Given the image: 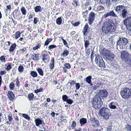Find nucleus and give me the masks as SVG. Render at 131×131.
<instances>
[{"instance_id":"1","label":"nucleus","mask_w":131,"mask_h":131,"mask_svg":"<svg viewBox=\"0 0 131 131\" xmlns=\"http://www.w3.org/2000/svg\"><path fill=\"white\" fill-rule=\"evenodd\" d=\"M97 93L99 96L97 97L96 98L94 97L92 101L94 107L96 109L100 108L103 104V102L100 96L106 98L108 95V93L105 90H100Z\"/></svg>"},{"instance_id":"2","label":"nucleus","mask_w":131,"mask_h":131,"mask_svg":"<svg viewBox=\"0 0 131 131\" xmlns=\"http://www.w3.org/2000/svg\"><path fill=\"white\" fill-rule=\"evenodd\" d=\"M107 26L106 28L104 27H103L102 31L105 34L108 33V32H114L116 29V27L114 25L113 21L111 20H108V21L106 23Z\"/></svg>"},{"instance_id":"3","label":"nucleus","mask_w":131,"mask_h":131,"mask_svg":"<svg viewBox=\"0 0 131 131\" xmlns=\"http://www.w3.org/2000/svg\"><path fill=\"white\" fill-rule=\"evenodd\" d=\"M128 42L127 39L125 38H120L116 42V47L118 49H123Z\"/></svg>"},{"instance_id":"4","label":"nucleus","mask_w":131,"mask_h":131,"mask_svg":"<svg viewBox=\"0 0 131 131\" xmlns=\"http://www.w3.org/2000/svg\"><path fill=\"white\" fill-rule=\"evenodd\" d=\"M110 113L109 109L106 107H102L99 110V115L105 120L109 119Z\"/></svg>"},{"instance_id":"5","label":"nucleus","mask_w":131,"mask_h":131,"mask_svg":"<svg viewBox=\"0 0 131 131\" xmlns=\"http://www.w3.org/2000/svg\"><path fill=\"white\" fill-rule=\"evenodd\" d=\"M121 94L123 98L128 99L131 96V92L128 88H124L122 89Z\"/></svg>"},{"instance_id":"6","label":"nucleus","mask_w":131,"mask_h":131,"mask_svg":"<svg viewBox=\"0 0 131 131\" xmlns=\"http://www.w3.org/2000/svg\"><path fill=\"white\" fill-rule=\"evenodd\" d=\"M120 53L121 54L120 58L123 61L128 58L131 56L129 53L126 50H122L121 51Z\"/></svg>"},{"instance_id":"7","label":"nucleus","mask_w":131,"mask_h":131,"mask_svg":"<svg viewBox=\"0 0 131 131\" xmlns=\"http://www.w3.org/2000/svg\"><path fill=\"white\" fill-rule=\"evenodd\" d=\"M90 29L88 24H86L85 25L83 30L84 39H85L84 36H86L87 35L88 32L90 30Z\"/></svg>"},{"instance_id":"8","label":"nucleus","mask_w":131,"mask_h":131,"mask_svg":"<svg viewBox=\"0 0 131 131\" xmlns=\"http://www.w3.org/2000/svg\"><path fill=\"white\" fill-rule=\"evenodd\" d=\"M95 16V14L93 12H91L90 14L88 20L89 21V24L90 25L93 23L94 20Z\"/></svg>"},{"instance_id":"9","label":"nucleus","mask_w":131,"mask_h":131,"mask_svg":"<svg viewBox=\"0 0 131 131\" xmlns=\"http://www.w3.org/2000/svg\"><path fill=\"white\" fill-rule=\"evenodd\" d=\"M100 53L103 56H107L109 54V50L105 48H103L101 50Z\"/></svg>"},{"instance_id":"10","label":"nucleus","mask_w":131,"mask_h":131,"mask_svg":"<svg viewBox=\"0 0 131 131\" xmlns=\"http://www.w3.org/2000/svg\"><path fill=\"white\" fill-rule=\"evenodd\" d=\"M124 23L126 25L128 23V25L131 28V16L127 17L124 20Z\"/></svg>"},{"instance_id":"11","label":"nucleus","mask_w":131,"mask_h":131,"mask_svg":"<svg viewBox=\"0 0 131 131\" xmlns=\"http://www.w3.org/2000/svg\"><path fill=\"white\" fill-rule=\"evenodd\" d=\"M125 7V6L122 5H119L114 7V8L115 11L119 13L120 12L122 9Z\"/></svg>"},{"instance_id":"12","label":"nucleus","mask_w":131,"mask_h":131,"mask_svg":"<svg viewBox=\"0 0 131 131\" xmlns=\"http://www.w3.org/2000/svg\"><path fill=\"white\" fill-rule=\"evenodd\" d=\"M115 56L114 54L111 53H109V54L106 56V59L111 61H112L114 60V59Z\"/></svg>"},{"instance_id":"13","label":"nucleus","mask_w":131,"mask_h":131,"mask_svg":"<svg viewBox=\"0 0 131 131\" xmlns=\"http://www.w3.org/2000/svg\"><path fill=\"white\" fill-rule=\"evenodd\" d=\"M7 95L10 101L12 100L14 98V94L12 92L8 91Z\"/></svg>"},{"instance_id":"14","label":"nucleus","mask_w":131,"mask_h":131,"mask_svg":"<svg viewBox=\"0 0 131 131\" xmlns=\"http://www.w3.org/2000/svg\"><path fill=\"white\" fill-rule=\"evenodd\" d=\"M94 56H95V61L96 64H97L99 63L100 61L102 59V58L100 57V55L99 54L96 55L95 54H94Z\"/></svg>"},{"instance_id":"15","label":"nucleus","mask_w":131,"mask_h":131,"mask_svg":"<svg viewBox=\"0 0 131 131\" xmlns=\"http://www.w3.org/2000/svg\"><path fill=\"white\" fill-rule=\"evenodd\" d=\"M97 65V66H99L101 68H104L105 67V63L102 59L100 60L99 63Z\"/></svg>"},{"instance_id":"16","label":"nucleus","mask_w":131,"mask_h":131,"mask_svg":"<svg viewBox=\"0 0 131 131\" xmlns=\"http://www.w3.org/2000/svg\"><path fill=\"white\" fill-rule=\"evenodd\" d=\"M121 13V15L123 18H125L126 16V14H127V11L125 7L122 9L120 12Z\"/></svg>"},{"instance_id":"17","label":"nucleus","mask_w":131,"mask_h":131,"mask_svg":"<svg viewBox=\"0 0 131 131\" xmlns=\"http://www.w3.org/2000/svg\"><path fill=\"white\" fill-rule=\"evenodd\" d=\"M97 10L100 13H103L105 11V9L104 7L101 5L98 6L97 8Z\"/></svg>"},{"instance_id":"18","label":"nucleus","mask_w":131,"mask_h":131,"mask_svg":"<svg viewBox=\"0 0 131 131\" xmlns=\"http://www.w3.org/2000/svg\"><path fill=\"white\" fill-rule=\"evenodd\" d=\"M79 122L81 125L82 126L87 123V119L86 118H82L80 119Z\"/></svg>"},{"instance_id":"19","label":"nucleus","mask_w":131,"mask_h":131,"mask_svg":"<svg viewBox=\"0 0 131 131\" xmlns=\"http://www.w3.org/2000/svg\"><path fill=\"white\" fill-rule=\"evenodd\" d=\"M43 121L41 120L40 118H37L35 121L36 123V125L37 126H39L40 124L42 123Z\"/></svg>"},{"instance_id":"20","label":"nucleus","mask_w":131,"mask_h":131,"mask_svg":"<svg viewBox=\"0 0 131 131\" xmlns=\"http://www.w3.org/2000/svg\"><path fill=\"white\" fill-rule=\"evenodd\" d=\"M54 59L53 58H52L50 61V63L49 67L51 69H53L54 67Z\"/></svg>"},{"instance_id":"21","label":"nucleus","mask_w":131,"mask_h":131,"mask_svg":"<svg viewBox=\"0 0 131 131\" xmlns=\"http://www.w3.org/2000/svg\"><path fill=\"white\" fill-rule=\"evenodd\" d=\"M124 61L126 64L131 65V56Z\"/></svg>"},{"instance_id":"22","label":"nucleus","mask_w":131,"mask_h":131,"mask_svg":"<svg viewBox=\"0 0 131 131\" xmlns=\"http://www.w3.org/2000/svg\"><path fill=\"white\" fill-rule=\"evenodd\" d=\"M35 11L37 13L38 12H41L42 11L41 7L40 6H36L34 8Z\"/></svg>"},{"instance_id":"23","label":"nucleus","mask_w":131,"mask_h":131,"mask_svg":"<svg viewBox=\"0 0 131 131\" xmlns=\"http://www.w3.org/2000/svg\"><path fill=\"white\" fill-rule=\"evenodd\" d=\"M92 78V76L90 75L86 77L85 79V80L87 83H88L91 81Z\"/></svg>"},{"instance_id":"24","label":"nucleus","mask_w":131,"mask_h":131,"mask_svg":"<svg viewBox=\"0 0 131 131\" xmlns=\"http://www.w3.org/2000/svg\"><path fill=\"white\" fill-rule=\"evenodd\" d=\"M104 3H105L107 6L109 7L112 4L111 0H105L104 1Z\"/></svg>"},{"instance_id":"25","label":"nucleus","mask_w":131,"mask_h":131,"mask_svg":"<svg viewBox=\"0 0 131 131\" xmlns=\"http://www.w3.org/2000/svg\"><path fill=\"white\" fill-rule=\"evenodd\" d=\"M30 74L33 78H35L38 76V74L37 72L34 71H32L31 72Z\"/></svg>"},{"instance_id":"26","label":"nucleus","mask_w":131,"mask_h":131,"mask_svg":"<svg viewBox=\"0 0 131 131\" xmlns=\"http://www.w3.org/2000/svg\"><path fill=\"white\" fill-rule=\"evenodd\" d=\"M16 47V45L15 43L13 44L12 45L10 48L9 49V51L10 52H13L14 51V49Z\"/></svg>"},{"instance_id":"27","label":"nucleus","mask_w":131,"mask_h":131,"mask_svg":"<svg viewBox=\"0 0 131 131\" xmlns=\"http://www.w3.org/2000/svg\"><path fill=\"white\" fill-rule=\"evenodd\" d=\"M37 70L38 73L41 76H43V72L42 70L40 68H38Z\"/></svg>"},{"instance_id":"28","label":"nucleus","mask_w":131,"mask_h":131,"mask_svg":"<svg viewBox=\"0 0 131 131\" xmlns=\"http://www.w3.org/2000/svg\"><path fill=\"white\" fill-rule=\"evenodd\" d=\"M62 20L61 17L58 18L56 20L57 24L58 25H60L61 24Z\"/></svg>"},{"instance_id":"29","label":"nucleus","mask_w":131,"mask_h":131,"mask_svg":"<svg viewBox=\"0 0 131 131\" xmlns=\"http://www.w3.org/2000/svg\"><path fill=\"white\" fill-rule=\"evenodd\" d=\"M113 103L112 102L108 106L111 109H115L116 108V106L114 105L113 104Z\"/></svg>"},{"instance_id":"30","label":"nucleus","mask_w":131,"mask_h":131,"mask_svg":"<svg viewBox=\"0 0 131 131\" xmlns=\"http://www.w3.org/2000/svg\"><path fill=\"white\" fill-rule=\"evenodd\" d=\"M23 15H25L26 14V10L25 9L24 7H22L20 9Z\"/></svg>"},{"instance_id":"31","label":"nucleus","mask_w":131,"mask_h":131,"mask_svg":"<svg viewBox=\"0 0 131 131\" xmlns=\"http://www.w3.org/2000/svg\"><path fill=\"white\" fill-rule=\"evenodd\" d=\"M110 16H112L114 17H117L116 15L114 13L113 10L109 12Z\"/></svg>"},{"instance_id":"32","label":"nucleus","mask_w":131,"mask_h":131,"mask_svg":"<svg viewBox=\"0 0 131 131\" xmlns=\"http://www.w3.org/2000/svg\"><path fill=\"white\" fill-rule=\"evenodd\" d=\"M22 115L25 118L27 119L28 121L30 120V118L27 114H23Z\"/></svg>"},{"instance_id":"33","label":"nucleus","mask_w":131,"mask_h":131,"mask_svg":"<svg viewBox=\"0 0 131 131\" xmlns=\"http://www.w3.org/2000/svg\"><path fill=\"white\" fill-rule=\"evenodd\" d=\"M34 97V94L32 93H31L28 94V97L29 101H31L32 100Z\"/></svg>"},{"instance_id":"34","label":"nucleus","mask_w":131,"mask_h":131,"mask_svg":"<svg viewBox=\"0 0 131 131\" xmlns=\"http://www.w3.org/2000/svg\"><path fill=\"white\" fill-rule=\"evenodd\" d=\"M48 56L47 54H43L42 56V60L43 62H46V61L47 60V59L46 57Z\"/></svg>"},{"instance_id":"35","label":"nucleus","mask_w":131,"mask_h":131,"mask_svg":"<svg viewBox=\"0 0 131 131\" xmlns=\"http://www.w3.org/2000/svg\"><path fill=\"white\" fill-rule=\"evenodd\" d=\"M18 69L19 72L21 73L24 71V67L21 65L19 66L18 68Z\"/></svg>"},{"instance_id":"36","label":"nucleus","mask_w":131,"mask_h":131,"mask_svg":"<svg viewBox=\"0 0 131 131\" xmlns=\"http://www.w3.org/2000/svg\"><path fill=\"white\" fill-rule=\"evenodd\" d=\"M52 40V39L51 38L47 39L45 43V45L46 46L48 45Z\"/></svg>"},{"instance_id":"37","label":"nucleus","mask_w":131,"mask_h":131,"mask_svg":"<svg viewBox=\"0 0 131 131\" xmlns=\"http://www.w3.org/2000/svg\"><path fill=\"white\" fill-rule=\"evenodd\" d=\"M125 128L127 131H131V125L127 124L125 126Z\"/></svg>"},{"instance_id":"38","label":"nucleus","mask_w":131,"mask_h":131,"mask_svg":"<svg viewBox=\"0 0 131 131\" xmlns=\"http://www.w3.org/2000/svg\"><path fill=\"white\" fill-rule=\"evenodd\" d=\"M84 46L85 48H87L90 44V42L89 40H84Z\"/></svg>"},{"instance_id":"39","label":"nucleus","mask_w":131,"mask_h":131,"mask_svg":"<svg viewBox=\"0 0 131 131\" xmlns=\"http://www.w3.org/2000/svg\"><path fill=\"white\" fill-rule=\"evenodd\" d=\"M69 52L68 50H64L62 54L63 56H67L69 54Z\"/></svg>"},{"instance_id":"40","label":"nucleus","mask_w":131,"mask_h":131,"mask_svg":"<svg viewBox=\"0 0 131 131\" xmlns=\"http://www.w3.org/2000/svg\"><path fill=\"white\" fill-rule=\"evenodd\" d=\"M15 84L13 82H12L9 85V87L11 90H13Z\"/></svg>"},{"instance_id":"41","label":"nucleus","mask_w":131,"mask_h":131,"mask_svg":"<svg viewBox=\"0 0 131 131\" xmlns=\"http://www.w3.org/2000/svg\"><path fill=\"white\" fill-rule=\"evenodd\" d=\"M62 99L64 101L66 102L67 100L68 99V97L66 95H63L62 96Z\"/></svg>"},{"instance_id":"42","label":"nucleus","mask_w":131,"mask_h":131,"mask_svg":"<svg viewBox=\"0 0 131 131\" xmlns=\"http://www.w3.org/2000/svg\"><path fill=\"white\" fill-rule=\"evenodd\" d=\"M0 60L2 62H5L6 61L4 56H1L0 58Z\"/></svg>"},{"instance_id":"43","label":"nucleus","mask_w":131,"mask_h":131,"mask_svg":"<svg viewBox=\"0 0 131 131\" xmlns=\"http://www.w3.org/2000/svg\"><path fill=\"white\" fill-rule=\"evenodd\" d=\"M20 32L18 31H17L16 33L15 37L16 39H17L20 36Z\"/></svg>"},{"instance_id":"44","label":"nucleus","mask_w":131,"mask_h":131,"mask_svg":"<svg viewBox=\"0 0 131 131\" xmlns=\"http://www.w3.org/2000/svg\"><path fill=\"white\" fill-rule=\"evenodd\" d=\"M8 121L9 122H11L12 121V120L13 119V118H12V115L11 114H9L8 115Z\"/></svg>"},{"instance_id":"45","label":"nucleus","mask_w":131,"mask_h":131,"mask_svg":"<svg viewBox=\"0 0 131 131\" xmlns=\"http://www.w3.org/2000/svg\"><path fill=\"white\" fill-rule=\"evenodd\" d=\"M43 91V89L41 88L39 89H37L34 90V92L36 93H37L39 92H42Z\"/></svg>"},{"instance_id":"46","label":"nucleus","mask_w":131,"mask_h":131,"mask_svg":"<svg viewBox=\"0 0 131 131\" xmlns=\"http://www.w3.org/2000/svg\"><path fill=\"white\" fill-rule=\"evenodd\" d=\"M93 123H94V125L95 126H98L99 125V121L97 119L94 120Z\"/></svg>"},{"instance_id":"47","label":"nucleus","mask_w":131,"mask_h":131,"mask_svg":"<svg viewBox=\"0 0 131 131\" xmlns=\"http://www.w3.org/2000/svg\"><path fill=\"white\" fill-rule=\"evenodd\" d=\"M8 65L7 68V71H9L12 68V67L11 66V64L9 63H8Z\"/></svg>"},{"instance_id":"48","label":"nucleus","mask_w":131,"mask_h":131,"mask_svg":"<svg viewBox=\"0 0 131 131\" xmlns=\"http://www.w3.org/2000/svg\"><path fill=\"white\" fill-rule=\"evenodd\" d=\"M39 59V54H35V59L34 60L38 61Z\"/></svg>"},{"instance_id":"49","label":"nucleus","mask_w":131,"mask_h":131,"mask_svg":"<svg viewBox=\"0 0 131 131\" xmlns=\"http://www.w3.org/2000/svg\"><path fill=\"white\" fill-rule=\"evenodd\" d=\"M16 86L18 87H19V84L20 82L19 81L18 78H17L16 79Z\"/></svg>"},{"instance_id":"50","label":"nucleus","mask_w":131,"mask_h":131,"mask_svg":"<svg viewBox=\"0 0 131 131\" xmlns=\"http://www.w3.org/2000/svg\"><path fill=\"white\" fill-rule=\"evenodd\" d=\"M94 55V52L93 51H92L91 52V61L92 62H93V58L94 57V56H93Z\"/></svg>"},{"instance_id":"51","label":"nucleus","mask_w":131,"mask_h":131,"mask_svg":"<svg viewBox=\"0 0 131 131\" xmlns=\"http://www.w3.org/2000/svg\"><path fill=\"white\" fill-rule=\"evenodd\" d=\"M66 102L69 104H72L73 102V101L70 99H68Z\"/></svg>"},{"instance_id":"52","label":"nucleus","mask_w":131,"mask_h":131,"mask_svg":"<svg viewBox=\"0 0 131 131\" xmlns=\"http://www.w3.org/2000/svg\"><path fill=\"white\" fill-rule=\"evenodd\" d=\"M56 46L54 45H49L48 46V49H51L53 48H56Z\"/></svg>"},{"instance_id":"53","label":"nucleus","mask_w":131,"mask_h":131,"mask_svg":"<svg viewBox=\"0 0 131 131\" xmlns=\"http://www.w3.org/2000/svg\"><path fill=\"white\" fill-rule=\"evenodd\" d=\"M76 125V123L75 121H73L72 123V124L71 126V127L72 128H74L75 127Z\"/></svg>"},{"instance_id":"54","label":"nucleus","mask_w":131,"mask_h":131,"mask_svg":"<svg viewBox=\"0 0 131 131\" xmlns=\"http://www.w3.org/2000/svg\"><path fill=\"white\" fill-rule=\"evenodd\" d=\"M75 88L76 89L78 90L80 86V84L79 83H77L75 84Z\"/></svg>"},{"instance_id":"55","label":"nucleus","mask_w":131,"mask_h":131,"mask_svg":"<svg viewBox=\"0 0 131 131\" xmlns=\"http://www.w3.org/2000/svg\"><path fill=\"white\" fill-rule=\"evenodd\" d=\"M41 46V45L39 44L37 45H36L33 48V49L34 50H36L38 48H39Z\"/></svg>"},{"instance_id":"56","label":"nucleus","mask_w":131,"mask_h":131,"mask_svg":"<svg viewBox=\"0 0 131 131\" xmlns=\"http://www.w3.org/2000/svg\"><path fill=\"white\" fill-rule=\"evenodd\" d=\"M112 127V125L111 124H110V125H109L107 127V131H111V130Z\"/></svg>"},{"instance_id":"57","label":"nucleus","mask_w":131,"mask_h":131,"mask_svg":"<svg viewBox=\"0 0 131 131\" xmlns=\"http://www.w3.org/2000/svg\"><path fill=\"white\" fill-rule=\"evenodd\" d=\"M65 66V67L67 69H70L71 67V66L69 63H66Z\"/></svg>"},{"instance_id":"58","label":"nucleus","mask_w":131,"mask_h":131,"mask_svg":"<svg viewBox=\"0 0 131 131\" xmlns=\"http://www.w3.org/2000/svg\"><path fill=\"white\" fill-rule=\"evenodd\" d=\"M38 20L37 17H35L34 18V23L35 24H36L38 22Z\"/></svg>"},{"instance_id":"59","label":"nucleus","mask_w":131,"mask_h":131,"mask_svg":"<svg viewBox=\"0 0 131 131\" xmlns=\"http://www.w3.org/2000/svg\"><path fill=\"white\" fill-rule=\"evenodd\" d=\"M63 43L64 45L66 46V47H67L68 48L69 47L68 46H67L68 43L66 40H64L63 41Z\"/></svg>"},{"instance_id":"60","label":"nucleus","mask_w":131,"mask_h":131,"mask_svg":"<svg viewBox=\"0 0 131 131\" xmlns=\"http://www.w3.org/2000/svg\"><path fill=\"white\" fill-rule=\"evenodd\" d=\"M94 0L95 1L97 2L99 1H100L99 2L100 3L102 4H104V0Z\"/></svg>"},{"instance_id":"61","label":"nucleus","mask_w":131,"mask_h":131,"mask_svg":"<svg viewBox=\"0 0 131 131\" xmlns=\"http://www.w3.org/2000/svg\"><path fill=\"white\" fill-rule=\"evenodd\" d=\"M6 73V72L4 71H0V74L1 75H3L5 74Z\"/></svg>"},{"instance_id":"62","label":"nucleus","mask_w":131,"mask_h":131,"mask_svg":"<svg viewBox=\"0 0 131 131\" xmlns=\"http://www.w3.org/2000/svg\"><path fill=\"white\" fill-rule=\"evenodd\" d=\"M80 24L79 22H76L73 24V25L74 26H77Z\"/></svg>"},{"instance_id":"63","label":"nucleus","mask_w":131,"mask_h":131,"mask_svg":"<svg viewBox=\"0 0 131 131\" xmlns=\"http://www.w3.org/2000/svg\"><path fill=\"white\" fill-rule=\"evenodd\" d=\"M108 16H110L109 13H107L106 14H104L103 15V17L106 18Z\"/></svg>"},{"instance_id":"64","label":"nucleus","mask_w":131,"mask_h":131,"mask_svg":"<svg viewBox=\"0 0 131 131\" xmlns=\"http://www.w3.org/2000/svg\"><path fill=\"white\" fill-rule=\"evenodd\" d=\"M108 16H110L109 13H107L106 14H104L103 15V17L106 18Z\"/></svg>"}]
</instances>
